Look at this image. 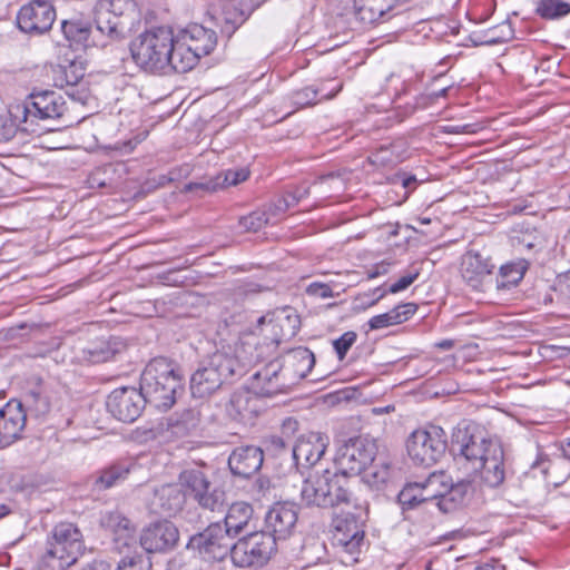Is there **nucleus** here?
Listing matches in <instances>:
<instances>
[{"mask_svg":"<svg viewBox=\"0 0 570 570\" xmlns=\"http://www.w3.org/2000/svg\"><path fill=\"white\" fill-rule=\"evenodd\" d=\"M250 363L249 360H242L237 354L226 351H216L203 357L189 380L191 396L210 397L225 384H232L243 377Z\"/></svg>","mask_w":570,"mask_h":570,"instance_id":"obj_1","label":"nucleus"},{"mask_svg":"<svg viewBox=\"0 0 570 570\" xmlns=\"http://www.w3.org/2000/svg\"><path fill=\"white\" fill-rule=\"evenodd\" d=\"M134 62L144 71L166 75L175 71L176 40L173 30L157 27L136 37L130 43Z\"/></svg>","mask_w":570,"mask_h":570,"instance_id":"obj_2","label":"nucleus"},{"mask_svg":"<svg viewBox=\"0 0 570 570\" xmlns=\"http://www.w3.org/2000/svg\"><path fill=\"white\" fill-rule=\"evenodd\" d=\"M139 389L147 403L167 411L184 392V376L176 363L166 357H156L142 371Z\"/></svg>","mask_w":570,"mask_h":570,"instance_id":"obj_3","label":"nucleus"},{"mask_svg":"<svg viewBox=\"0 0 570 570\" xmlns=\"http://www.w3.org/2000/svg\"><path fill=\"white\" fill-rule=\"evenodd\" d=\"M301 499L306 505L318 508H354L357 502H366L355 495L345 475L328 469L308 474L301 489Z\"/></svg>","mask_w":570,"mask_h":570,"instance_id":"obj_4","label":"nucleus"},{"mask_svg":"<svg viewBox=\"0 0 570 570\" xmlns=\"http://www.w3.org/2000/svg\"><path fill=\"white\" fill-rule=\"evenodd\" d=\"M81 531L73 523L60 522L53 527L46 541L40 570H66L85 552Z\"/></svg>","mask_w":570,"mask_h":570,"instance_id":"obj_5","label":"nucleus"},{"mask_svg":"<svg viewBox=\"0 0 570 570\" xmlns=\"http://www.w3.org/2000/svg\"><path fill=\"white\" fill-rule=\"evenodd\" d=\"M368 503L357 502L353 511H346L332 521L333 546L346 554L345 563L356 562L365 544V523L367 521Z\"/></svg>","mask_w":570,"mask_h":570,"instance_id":"obj_6","label":"nucleus"},{"mask_svg":"<svg viewBox=\"0 0 570 570\" xmlns=\"http://www.w3.org/2000/svg\"><path fill=\"white\" fill-rule=\"evenodd\" d=\"M67 111V102L61 95L52 90H42L29 94L23 104L16 107L13 117L26 125L22 130L36 131L30 126L37 125L38 121H61L63 126H69L65 120Z\"/></svg>","mask_w":570,"mask_h":570,"instance_id":"obj_7","label":"nucleus"},{"mask_svg":"<svg viewBox=\"0 0 570 570\" xmlns=\"http://www.w3.org/2000/svg\"><path fill=\"white\" fill-rule=\"evenodd\" d=\"M499 443L488 436L487 432L475 423L459 425L452 435V451L454 460L465 474L475 469L481 461L488 458L490 444Z\"/></svg>","mask_w":570,"mask_h":570,"instance_id":"obj_8","label":"nucleus"},{"mask_svg":"<svg viewBox=\"0 0 570 570\" xmlns=\"http://www.w3.org/2000/svg\"><path fill=\"white\" fill-rule=\"evenodd\" d=\"M217 42L215 31L200 24H191L176 40L175 71L184 73L193 69L200 57L209 55Z\"/></svg>","mask_w":570,"mask_h":570,"instance_id":"obj_9","label":"nucleus"},{"mask_svg":"<svg viewBox=\"0 0 570 570\" xmlns=\"http://www.w3.org/2000/svg\"><path fill=\"white\" fill-rule=\"evenodd\" d=\"M448 436L445 431L438 425H429L411 433L406 442V450L414 464L432 466L445 454Z\"/></svg>","mask_w":570,"mask_h":570,"instance_id":"obj_10","label":"nucleus"},{"mask_svg":"<svg viewBox=\"0 0 570 570\" xmlns=\"http://www.w3.org/2000/svg\"><path fill=\"white\" fill-rule=\"evenodd\" d=\"M275 552L276 541L271 533L252 532L235 542L232 562L238 568H261Z\"/></svg>","mask_w":570,"mask_h":570,"instance_id":"obj_11","label":"nucleus"},{"mask_svg":"<svg viewBox=\"0 0 570 570\" xmlns=\"http://www.w3.org/2000/svg\"><path fill=\"white\" fill-rule=\"evenodd\" d=\"M234 546V538L222 522H213L204 531L191 535L186 548L205 560L224 561L227 557L233 560Z\"/></svg>","mask_w":570,"mask_h":570,"instance_id":"obj_12","label":"nucleus"},{"mask_svg":"<svg viewBox=\"0 0 570 570\" xmlns=\"http://www.w3.org/2000/svg\"><path fill=\"white\" fill-rule=\"evenodd\" d=\"M377 446L374 440L365 436L351 438L345 441L335 455L337 472L347 475H358L374 462Z\"/></svg>","mask_w":570,"mask_h":570,"instance_id":"obj_13","label":"nucleus"},{"mask_svg":"<svg viewBox=\"0 0 570 570\" xmlns=\"http://www.w3.org/2000/svg\"><path fill=\"white\" fill-rule=\"evenodd\" d=\"M179 481L203 509L215 511L223 507L225 492L217 487H213L202 471L186 470L180 473Z\"/></svg>","mask_w":570,"mask_h":570,"instance_id":"obj_14","label":"nucleus"},{"mask_svg":"<svg viewBox=\"0 0 570 570\" xmlns=\"http://www.w3.org/2000/svg\"><path fill=\"white\" fill-rule=\"evenodd\" d=\"M146 403L140 389L126 386L116 389L109 394L107 409L117 420L131 423L140 416Z\"/></svg>","mask_w":570,"mask_h":570,"instance_id":"obj_15","label":"nucleus"},{"mask_svg":"<svg viewBox=\"0 0 570 570\" xmlns=\"http://www.w3.org/2000/svg\"><path fill=\"white\" fill-rule=\"evenodd\" d=\"M85 63L81 59L76 56L72 58H63L57 65L51 66L53 85L58 88L70 87L71 91H68V95L73 100L86 104L89 98L88 90L85 88L73 90L85 77Z\"/></svg>","mask_w":570,"mask_h":570,"instance_id":"obj_16","label":"nucleus"},{"mask_svg":"<svg viewBox=\"0 0 570 570\" xmlns=\"http://www.w3.org/2000/svg\"><path fill=\"white\" fill-rule=\"evenodd\" d=\"M179 540L177 527L167 520L155 522L142 529L139 544L146 553H165L175 549Z\"/></svg>","mask_w":570,"mask_h":570,"instance_id":"obj_17","label":"nucleus"},{"mask_svg":"<svg viewBox=\"0 0 570 570\" xmlns=\"http://www.w3.org/2000/svg\"><path fill=\"white\" fill-rule=\"evenodd\" d=\"M56 10L51 2H29L17 14V23L26 33H43L51 29Z\"/></svg>","mask_w":570,"mask_h":570,"instance_id":"obj_18","label":"nucleus"},{"mask_svg":"<svg viewBox=\"0 0 570 570\" xmlns=\"http://www.w3.org/2000/svg\"><path fill=\"white\" fill-rule=\"evenodd\" d=\"M468 476L480 480V483L489 488L500 487L505 479L504 452L500 443H492L488 449V458L472 469Z\"/></svg>","mask_w":570,"mask_h":570,"instance_id":"obj_19","label":"nucleus"},{"mask_svg":"<svg viewBox=\"0 0 570 570\" xmlns=\"http://www.w3.org/2000/svg\"><path fill=\"white\" fill-rule=\"evenodd\" d=\"M289 382L283 372V364L278 360L271 361L252 379V389L261 397H272L286 393Z\"/></svg>","mask_w":570,"mask_h":570,"instance_id":"obj_20","label":"nucleus"},{"mask_svg":"<svg viewBox=\"0 0 570 570\" xmlns=\"http://www.w3.org/2000/svg\"><path fill=\"white\" fill-rule=\"evenodd\" d=\"M298 507L294 503L283 502L274 504L265 515L266 532L271 533L275 541L287 539L296 527Z\"/></svg>","mask_w":570,"mask_h":570,"instance_id":"obj_21","label":"nucleus"},{"mask_svg":"<svg viewBox=\"0 0 570 570\" xmlns=\"http://www.w3.org/2000/svg\"><path fill=\"white\" fill-rule=\"evenodd\" d=\"M443 479L444 473H432L422 483L406 484L399 493V503L403 509H413L431 500L439 501Z\"/></svg>","mask_w":570,"mask_h":570,"instance_id":"obj_22","label":"nucleus"},{"mask_svg":"<svg viewBox=\"0 0 570 570\" xmlns=\"http://www.w3.org/2000/svg\"><path fill=\"white\" fill-rule=\"evenodd\" d=\"M328 438L317 432L301 435L292 446V458L297 468H312L324 455Z\"/></svg>","mask_w":570,"mask_h":570,"instance_id":"obj_23","label":"nucleus"},{"mask_svg":"<svg viewBox=\"0 0 570 570\" xmlns=\"http://www.w3.org/2000/svg\"><path fill=\"white\" fill-rule=\"evenodd\" d=\"M474 479L465 476L455 483L449 481L444 474L442 485H440V498L436 505L444 513L452 512L466 504L475 491Z\"/></svg>","mask_w":570,"mask_h":570,"instance_id":"obj_24","label":"nucleus"},{"mask_svg":"<svg viewBox=\"0 0 570 570\" xmlns=\"http://www.w3.org/2000/svg\"><path fill=\"white\" fill-rule=\"evenodd\" d=\"M27 412L18 400H10L0 410V446L6 448L20 439L26 426Z\"/></svg>","mask_w":570,"mask_h":570,"instance_id":"obj_25","label":"nucleus"},{"mask_svg":"<svg viewBox=\"0 0 570 570\" xmlns=\"http://www.w3.org/2000/svg\"><path fill=\"white\" fill-rule=\"evenodd\" d=\"M263 461L264 453L259 446L244 445L230 453L228 466L233 475L247 479L262 468Z\"/></svg>","mask_w":570,"mask_h":570,"instance_id":"obj_26","label":"nucleus"},{"mask_svg":"<svg viewBox=\"0 0 570 570\" xmlns=\"http://www.w3.org/2000/svg\"><path fill=\"white\" fill-rule=\"evenodd\" d=\"M61 30L67 40L85 49L107 46V41L100 35L98 28L81 20H63Z\"/></svg>","mask_w":570,"mask_h":570,"instance_id":"obj_27","label":"nucleus"},{"mask_svg":"<svg viewBox=\"0 0 570 570\" xmlns=\"http://www.w3.org/2000/svg\"><path fill=\"white\" fill-rule=\"evenodd\" d=\"M258 397L246 389L235 391L226 406L228 415L237 421L252 422L261 411Z\"/></svg>","mask_w":570,"mask_h":570,"instance_id":"obj_28","label":"nucleus"},{"mask_svg":"<svg viewBox=\"0 0 570 570\" xmlns=\"http://www.w3.org/2000/svg\"><path fill=\"white\" fill-rule=\"evenodd\" d=\"M494 265L479 253H468L462 262V277L473 289H482Z\"/></svg>","mask_w":570,"mask_h":570,"instance_id":"obj_29","label":"nucleus"},{"mask_svg":"<svg viewBox=\"0 0 570 570\" xmlns=\"http://www.w3.org/2000/svg\"><path fill=\"white\" fill-rule=\"evenodd\" d=\"M406 0H354L355 17L363 23H374L384 19L397 6Z\"/></svg>","mask_w":570,"mask_h":570,"instance_id":"obj_30","label":"nucleus"},{"mask_svg":"<svg viewBox=\"0 0 570 570\" xmlns=\"http://www.w3.org/2000/svg\"><path fill=\"white\" fill-rule=\"evenodd\" d=\"M126 348V343L117 336L99 338L82 350L83 358L92 364L110 361Z\"/></svg>","mask_w":570,"mask_h":570,"instance_id":"obj_31","label":"nucleus"},{"mask_svg":"<svg viewBox=\"0 0 570 570\" xmlns=\"http://www.w3.org/2000/svg\"><path fill=\"white\" fill-rule=\"evenodd\" d=\"M514 235L512 236L514 246L520 250H525L531 254H537L543 250L547 246V239L544 234L525 224H519L513 229Z\"/></svg>","mask_w":570,"mask_h":570,"instance_id":"obj_32","label":"nucleus"},{"mask_svg":"<svg viewBox=\"0 0 570 570\" xmlns=\"http://www.w3.org/2000/svg\"><path fill=\"white\" fill-rule=\"evenodd\" d=\"M253 512L254 510L250 504L246 502H235L229 507L222 525L225 527V530H228L229 534L235 539L246 530L253 517Z\"/></svg>","mask_w":570,"mask_h":570,"instance_id":"obj_33","label":"nucleus"},{"mask_svg":"<svg viewBox=\"0 0 570 570\" xmlns=\"http://www.w3.org/2000/svg\"><path fill=\"white\" fill-rule=\"evenodd\" d=\"M528 267L529 263L524 258L502 265L500 267V275L495 279L497 288L505 289L518 285V283L523 278Z\"/></svg>","mask_w":570,"mask_h":570,"instance_id":"obj_34","label":"nucleus"},{"mask_svg":"<svg viewBox=\"0 0 570 570\" xmlns=\"http://www.w3.org/2000/svg\"><path fill=\"white\" fill-rule=\"evenodd\" d=\"M287 362L294 368L296 376L304 379L313 368L315 356L307 347L298 346L289 351Z\"/></svg>","mask_w":570,"mask_h":570,"instance_id":"obj_35","label":"nucleus"},{"mask_svg":"<svg viewBox=\"0 0 570 570\" xmlns=\"http://www.w3.org/2000/svg\"><path fill=\"white\" fill-rule=\"evenodd\" d=\"M130 472V465L127 463H116L101 471L95 480V488L99 491L117 485L127 479Z\"/></svg>","mask_w":570,"mask_h":570,"instance_id":"obj_36","label":"nucleus"},{"mask_svg":"<svg viewBox=\"0 0 570 570\" xmlns=\"http://www.w3.org/2000/svg\"><path fill=\"white\" fill-rule=\"evenodd\" d=\"M341 87L342 86L340 85L335 90L323 94L324 89L322 87L316 88L314 86H308L295 91L292 96V100L293 104L298 108L313 106L323 99L333 98L338 92Z\"/></svg>","mask_w":570,"mask_h":570,"instance_id":"obj_37","label":"nucleus"},{"mask_svg":"<svg viewBox=\"0 0 570 570\" xmlns=\"http://www.w3.org/2000/svg\"><path fill=\"white\" fill-rule=\"evenodd\" d=\"M28 412L36 417H43L50 412L49 397L43 393L40 386L31 389L24 395V403Z\"/></svg>","mask_w":570,"mask_h":570,"instance_id":"obj_38","label":"nucleus"},{"mask_svg":"<svg viewBox=\"0 0 570 570\" xmlns=\"http://www.w3.org/2000/svg\"><path fill=\"white\" fill-rule=\"evenodd\" d=\"M535 12L543 19H560L570 13V2L566 0H535Z\"/></svg>","mask_w":570,"mask_h":570,"instance_id":"obj_39","label":"nucleus"},{"mask_svg":"<svg viewBox=\"0 0 570 570\" xmlns=\"http://www.w3.org/2000/svg\"><path fill=\"white\" fill-rule=\"evenodd\" d=\"M161 501L163 511L167 514H174L183 508L185 494L176 485H165L158 492Z\"/></svg>","mask_w":570,"mask_h":570,"instance_id":"obj_40","label":"nucleus"},{"mask_svg":"<svg viewBox=\"0 0 570 570\" xmlns=\"http://www.w3.org/2000/svg\"><path fill=\"white\" fill-rule=\"evenodd\" d=\"M131 6L132 3L130 0H98L97 11L100 17V22L104 24L108 23L106 18L108 17L109 12L114 14V18L116 17L120 21V18Z\"/></svg>","mask_w":570,"mask_h":570,"instance_id":"obj_41","label":"nucleus"},{"mask_svg":"<svg viewBox=\"0 0 570 570\" xmlns=\"http://www.w3.org/2000/svg\"><path fill=\"white\" fill-rule=\"evenodd\" d=\"M112 548L122 556L138 552L135 524L112 538Z\"/></svg>","mask_w":570,"mask_h":570,"instance_id":"obj_42","label":"nucleus"},{"mask_svg":"<svg viewBox=\"0 0 570 570\" xmlns=\"http://www.w3.org/2000/svg\"><path fill=\"white\" fill-rule=\"evenodd\" d=\"M108 21L107 24H104L100 22V17L97 11V4L95 6V24L98 28L100 35L104 39L108 42V40H116L121 37L122 35V24L121 21L118 20V18H114V14L109 12L108 17L106 18Z\"/></svg>","mask_w":570,"mask_h":570,"instance_id":"obj_43","label":"nucleus"},{"mask_svg":"<svg viewBox=\"0 0 570 570\" xmlns=\"http://www.w3.org/2000/svg\"><path fill=\"white\" fill-rule=\"evenodd\" d=\"M100 524L111 533L112 538L118 533L128 530L129 527L134 525V523L128 518L118 511L105 513L101 517Z\"/></svg>","mask_w":570,"mask_h":570,"instance_id":"obj_44","label":"nucleus"},{"mask_svg":"<svg viewBox=\"0 0 570 570\" xmlns=\"http://www.w3.org/2000/svg\"><path fill=\"white\" fill-rule=\"evenodd\" d=\"M268 224L274 225L275 222L266 210H255L239 218V226L246 232H257Z\"/></svg>","mask_w":570,"mask_h":570,"instance_id":"obj_45","label":"nucleus"},{"mask_svg":"<svg viewBox=\"0 0 570 570\" xmlns=\"http://www.w3.org/2000/svg\"><path fill=\"white\" fill-rule=\"evenodd\" d=\"M151 568L150 559L142 552H134L124 556L116 570H149Z\"/></svg>","mask_w":570,"mask_h":570,"instance_id":"obj_46","label":"nucleus"},{"mask_svg":"<svg viewBox=\"0 0 570 570\" xmlns=\"http://www.w3.org/2000/svg\"><path fill=\"white\" fill-rule=\"evenodd\" d=\"M391 476V466L386 462L374 464L364 474V480L372 487L380 488L385 484Z\"/></svg>","mask_w":570,"mask_h":570,"instance_id":"obj_47","label":"nucleus"},{"mask_svg":"<svg viewBox=\"0 0 570 570\" xmlns=\"http://www.w3.org/2000/svg\"><path fill=\"white\" fill-rule=\"evenodd\" d=\"M249 177V170L245 167L227 169L215 176L216 181H219V189L236 186L245 181Z\"/></svg>","mask_w":570,"mask_h":570,"instance_id":"obj_48","label":"nucleus"},{"mask_svg":"<svg viewBox=\"0 0 570 570\" xmlns=\"http://www.w3.org/2000/svg\"><path fill=\"white\" fill-rule=\"evenodd\" d=\"M356 338L357 334L353 331H348L333 342L334 350L340 360L345 357L347 351L355 343Z\"/></svg>","mask_w":570,"mask_h":570,"instance_id":"obj_49","label":"nucleus"},{"mask_svg":"<svg viewBox=\"0 0 570 570\" xmlns=\"http://www.w3.org/2000/svg\"><path fill=\"white\" fill-rule=\"evenodd\" d=\"M219 189V181H216L215 177L207 178L203 181H191L185 185L184 191L193 193L200 190L203 193H214Z\"/></svg>","mask_w":570,"mask_h":570,"instance_id":"obj_50","label":"nucleus"},{"mask_svg":"<svg viewBox=\"0 0 570 570\" xmlns=\"http://www.w3.org/2000/svg\"><path fill=\"white\" fill-rule=\"evenodd\" d=\"M285 312H287V314L284 317V322L286 324L282 323V324H279V326L282 328L286 327V332L283 334V336L285 338H289V337H293L297 333V331L299 328L301 320H299V316L292 308H288Z\"/></svg>","mask_w":570,"mask_h":570,"instance_id":"obj_51","label":"nucleus"},{"mask_svg":"<svg viewBox=\"0 0 570 570\" xmlns=\"http://www.w3.org/2000/svg\"><path fill=\"white\" fill-rule=\"evenodd\" d=\"M417 309V305L415 303H404L392 308V314L395 318L396 324H402L412 317Z\"/></svg>","mask_w":570,"mask_h":570,"instance_id":"obj_52","label":"nucleus"},{"mask_svg":"<svg viewBox=\"0 0 570 570\" xmlns=\"http://www.w3.org/2000/svg\"><path fill=\"white\" fill-rule=\"evenodd\" d=\"M392 325H397L392 314V311L375 315L368 321V326L373 331L385 328Z\"/></svg>","mask_w":570,"mask_h":570,"instance_id":"obj_53","label":"nucleus"},{"mask_svg":"<svg viewBox=\"0 0 570 570\" xmlns=\"http://www.w3.org/2000/svg\"><path fill=\"white\" fill-rule=\"evenodd\" d=\"M306 293L315 298H328L334 296L330 285L318 282L311 283L306 287Z\"/></svg>","mask_w":570,"mask_h":570,"instance_id":"obj_54","label":"nucleus"},{"mask_svg":"<svg viewBox=\"0 0 570 570\" xmlns=\"http://www.w3.org/2000/svg\"><path fill=\"white\" fill-rule=\"evenodd\" d=\"M419 271L411 272L404 276H402L397 282L392 284L387 292L391 294H396L399 292L405 291L409 286H411L416 278L419 277Z\"/></svg>","mask_w":570,"mask_h":570,"instance_id":"obj_55","label":"nucleus"},{"mask_svg":"<svg viewBox=\"0 0 570 570\" xmlns=\"http://www.w3.org/2000/svg\"><path fill=\"white\" fill-rule=\"evenodd\" d=\"M267 450L273 451L275 454L287 450L291 446V442L283 435H272L266 441Z\"/></svg>","mask_w":570,"mask_h":570,"instance_id":"obj_56","label":"nucleus"},{"mask_svg":"<svg viewBox=\"0 0 570 570\" xmlns=\"http://www.w3.org/2000/svg\"><path fill=\"white\" fill-rule=\"evenodd\" d=\"M17 134V126L11 119L0 120V142L10 141Z\"/></svg>","mask_w":570,"mask_h":570,"instance_id":"obj_57","label":"nucleus"},{"mask_svg":"<svg viewBox=\"0 0 570 570\" xmlns=\"http://www.w3.org/2000/svg\"><path fill=\"white\" fill-rule=\"evenodd\" d=\"M288 210V204L286 200H283L282 197H279L277 200H275L273 204H271L267 208V213L271 215L272 219L276 223L278 220V217L283 214H285Z\"/></svg>","mask_w":570,"mask_h":570,"instance_id":"obj_58","label":"nucleus"},{"mask_svg":"<svg viewBox=\"0 0 570 570\" xmlns=\"http://www.w3.org/2000/svg\"><path fill=\"white\" fill-rule=\"evenodd\" d=\"M298 421L294 417H286L281 428V435L287 439L289 442L295 433L298 431Z\"/></svg>","mask_w":570,"mask_h":570,"instance_id":"obj_59","label":"nucleus"},{"mask_svg":"<svg viewBox=\"0 0 570 570\" xmlns=\"http://www.w3.org/2000/svg\"><path fill=\"white\" fill-rule=\"evenodd\" d=\"M390 267H391V263H387V262H381L374 266H372L368 271H367V277L370 279L372 278H375V277H379L381 275H385L389 273L390 271Z\"/></svg>","mask_w":570,"mask_h":570,"instance_id":"obj_60","label":"nucleus"},{"mask_svg":"<svg viewBox=\"0 0 570 570\" xmlns=\"http://www.w3.org/2000/svg\"><path fill=\"white\" fill-rule=\"evenodd\" d=\"M81 570H110V567L105 561H92L91 563L83 567Z\"/></svg>","mask_w":570,"mask_h":570,"instance_id":"obj_61","label":"nucleus"},{"mask_svg":"<svg viewBox=\"0 0 570 570\" xmlns=\"http://www.w3.org/2000/svg\"><path fill=\"white\" fill-rule=\"evenodd\" d=\"M293 195L297 198L298 202L306 198L309 195V187L308 186H298L295 188V190L292 191Z\"/></svg>","mask_w":570,"mask_h":570,"instance_id":"obj_62","label":"nucleus"},{"mask_svg":"<svg viewBox=\"0 0 570 570\" xmlns=\"http://www.w3.org/2000/svg\"><path fill=\"white\" fill-rule=\"evenodd\" d=\"M475 570H505V567L500 563H484L475 568Z\"/></svg>","mask_w":570,"mask_h":570,"instance_id":"obj_63","label":"nucleus"},{"mask_svg":"<svg viewBox=\"0 0 570 570\" xmlns=\"http://www.w3.org/2000/svg\"><path fill=\"white\" fill-rule=\"evenodd\" d=\"M282 198L283 200H286V203L288 204V209L299 203L295 195L292 194V191H286L285 195L282 196Z\"/></svg>","mask_w":570,"mask_h":570,"instance_id":"obj_64","label":"nucleus"}]
</instances>
